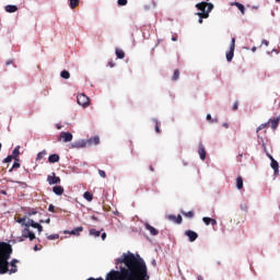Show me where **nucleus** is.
<instances>
[{
    "mask_svg": "<svg viewBox=\"0 0 280 280\" xmlns=\"http://www.w3.org/2000/svg\"><path fill=\"white\" fill-rule=\"evenodd\" d=\"M60 77L63 78V80H69V78H71V73H69L67 70H63L61 71Z\"/></svg>",
    "mask_w": 280,
    "mask_h": 280,
    "instance_id": "7c9ffc66",
    "label": "nucleus"
},
{
    "mask_svg": "<svg viewBox=\"0 0 280 280\" xmlns=\"http://www.w3.org/2000/svg\"><path fill=\"white\" fill-rule=\"evenodd\" d=\"M108 67H110V69H113V67H115V63L113 62V60L108 61Z\"/></svg>",
    "mask_w": 280,
    "mask_h": 280,
    "instance_id": "a18cd8bd",
    "label": "nucleus"
},
{
    "mask_svg": "<svg viewBox=\"0 0 280 280\" xmlns=\"http://www.w3.org/2000/svg\"><path fill=\"white\" fill-rule=\"evenodd\" d=\"M33 250H35V252H36V250H40V248H38V245H35L34 248H33Z\"/></svg>",
    "mask_w": 280,
    "mask_h": 280,
    "instance_id": "09e8293b",
    "label": "nucleus"
},
{
    "mask_svg": "<svg viewBox=\"0 0 280 280\" xmlns=\"http://www.w3.org/2000/svg\"><path fill=\"white\" fill-rule=\"evenodd\" d=\"M238 106H240V103L235 102L233 107H232V110H237Z\"/></svg>",
    "mask_w": 280,
    "mask_h": 280,
    "instance_id": "c03bdc74",
    "label": "nucleus"
},
{
    "mask_svg": "<svg viewBox=\"0 0 280 280\" xmlns=\"http://www.w3.org/2000/svg\"><path fill=\"white\" fill-rule=\"evenodd\" d=\"M223 128H229V125H228V122H223Z\"/></svg>",
    "mask_w": 280,
    "mask_h": 280,
    "instance_id": "8fccbe9b",
    "label": "nucleus"
},
{
    "mask_svg": "<svg viewBox=\"0 0 280 280\" xmlns=\"http://www.w3.org/2000/svg\"><path fill=\"white\" fill-rule=\"evenodd\" d=\"M278 3H280V0H276Z\"/></svg>",
    "mask_w": 280,
    "mask_h": 280,
    "instance_id": "69168bd1",
    "label": "nucleus"
},
{
    "mask_svg": "<svg viewBox=\"0 0 280 280\" xmlns=\"http://www.w3.org/2000/svg\"><path fill=\"white\" fill-rule=\"evenodd\" d=\"M12 159H14L12 155H8V156L3 160V163H12Z\"/></svg>",
    "mask_w": 280,
    "mask_h": 280,
    "instance_id": "ea45409f",
    "label": "nucleus"
},
{
    "mask_svg": "<svg viewBox=\"0 0 280 280\" xmlns=\"http://www.w3.org/2000/svg\"><path fill=\"white\" fill-rule=\"evenodd\" d=\"M102 240H106V233L102 234Z\"/></svg>",
    "mask_w": 280,
    "mask_h": 280,
    "instance_id": "603ef678",
    "label": "nucleus"
},
{
    "mask_svg": "<svg viewBox=\"0 0 280 280\" xmlns=\"http://www.w3.org/2000/svg\"><path fill=\"white\" fill-rule=\"evenodd\" d=\"M31 215H36V211L31 212Z\"/></svg>",
    "mask_w": 280,
    "mask_h": 280,
    "instance_id": "13d9d810",
    "label": "nucleus"
},
{
    "mask_svg": "<svg viewBox=\"0 0 280 280\" xmlns=\"http://www.w3.org/2000/svg\"><path fill=\"white\" fill-rule=\"evenodd\" d=\"M22 236L25 238H28L31 242L36 240V234L34 232L30 231V228L25 226V229L22 231Z\"/></svg>",
    "mask_w": 280,
    "mask_h": 280,
    "instance_id": "6e6552de",
    "label": "nucleus"
},
{
    "mask_svg": "<svg viewBox=\"0 0 280 280\" xmlns=\"http://www.w3.org/2000/svg\"><path fill=\"white\" fill-rule=\"evenodd\" d=\"M19 167H21V163L15 160L9 172H12L13 170H19Z\"/></svg>",
    "mask_w": 280,
    "mask_h": 280,
    "instance_id": "f704fd0d",
    "label": "nucleus"
},
{
    "mask_svg": "<svg viewBox=\"0 0 280 280\" xmlns=\"http://www.w3.org/2000/svg\"><path fill=\"white\" fill-rule=\"evenodd\" d=\"M267 156L271 161V167L273 168L275 176H278L279 175V162H277V160H275V158H272L269 153H267Z\"/></svg>",
    "mask_w": 280,
    "mask_h": 280,
    "instance_id": "1a4fd4ad",
    "label": "nucleus"
},
{
    "mask_svg": "<svg viewBox=\"0 0 280 280\" xmlns=\"http://www.w3.org/2000/svg\"><path fill=\"white\" fill-rule=\"evenodd\" d=\"M19 10V7L14 5V4H8L5 7V12H9L10 14L16 12Z\"/></svg>",
    "mask_w": 280,
    "mask_h": 280,
    "instance_id": "5701e85b",
    "label": "nucleus"
},
{
    "mask_svg": "<svg viewBox=\"0 0 280 280\" xmlns=\"http://www.w3.org/2000/svg\"><path fill=\"white\" fill-rule=\"evenodd\" d=\"M262 45H265L266 47H268V45H270V43L266 39L262 40Z\"/></svg>",
    "mask_w": 280,
    "mask_h": 280,
    "instance_id": "49530a36",
    "label": "nucleus"
},
{
    "mask_svg": "<svg viewBox=\"0 0 280 280\" xmlns=\"http://www.w3.org/2000/svg\"><path fill=\"white\" fill-rule=\"evenodd\" d=\"M252 51H253V52L257 51V47L254 46V47L252 48Z\"/></svg>",
    "mask_w": 280,
    "mask_h": 280,
    "instance_id": "5fc2aeb1",
    "label": "nucleus"
},
{
    "mask_svg": "<svg viewBox=\"0 0 280 280\" xmlns=\"http://www.w3.org/2000/svg\"><path fill=\"white\" fill-rule=\"evenodd\" d=\"M48 161H49L50 163H58V161H60V155H58V154H51V155H49Z\"/></svg>",
    "mask_w": 280,
    "mask_h": 280,
    "instance_id": "393cba45",
    "label": "nucleus"
},
{
    "mask_svg": "<svg viewBox=\"0 0 280 280\" xmlns=\"http://www.w3.org/2000/svg\"><path fill=\"white\" fill-rule=\"evenodd\" d=\"M186 237L189 238V242H196L198 240V233L191 231V230H187L185 232Z\"/></svg>",
    "mask_w": 280,
    "mask_h": 280,
    "instance_id": "ddd939ff",
    "label": "nucleus"
},
{
    "mask_svg": "<svg viewBox=\"0 0 280 280\" xmlns=\"http://www.w3.org/2000/svg\"><path fill=\"white\" fill-rule=\"evenodd\" d=\"M86 145H89L86 140L77 141L71 144L72 148H86Z\"/></svg>",
    "mask_w": 280,
    "mask_h": 280,
    "instance_id": "a211bd4d",
    "label": "nucleus"
},
{
    "mask_svg": "<svg viewBox=\"0 0 280 280\" xmlns=\"http://www.w3.org/2000/svg\"><path fill=\"white\" fill-rule=\"evenodd\" d=\"M231 5H235L242 14H246V8L240 2H234Z\"/></svg>",
    "mask_w": 280,
    "mask_h": 280,
    "instance_id": "b1692460",
    "label": "nucleus"
},
{
    "mask_svg": "<svg viewBox=\"0 0 280 280\" xmlns=\"http://www.w3.org/2000/svg\"><path fill=\"white\" fill-rule=\"evenodd\" d=\"M90 235H93V237H100L102 235V231H97L95 229L90 230Z\"/></svg>",
    "mask_w": 280,
    "mask_h": 280,
    "instance_id": "c756f323",
    "label": "nucleus"
},
{
    "mask_svg": "<svg viewBox=\"0 0 280 280\" xmlns=\"http://www.w3.org/2000/svg\"><path fill=\"white\" fill-rule=\"evenodd\" d=\"M16 222L19 223V224H21L22 226H25V218H18L16 219Z\"/></svg>",
    "mask_w": 280,
    "mask_h": 280,
    "instance_id": "58836bf2",
    "label": "nucleus"
},
{
    "mask_svg": "<svg viewBox=\"0 0 280 280\" xmlns=\"http://www.w3.org/2000/svg\"><path fill=\"white\" fill-rule=\"evenodd\" d=\"M203 222L207 226H209V224H212V226H215V224H218V222L215 221V219H211L209 217H203Z\"/></svg>",
    "mask_w": 280,
    "mask_h": 280,
    "instance_id": "4be33fe9",
    "label": "nucleus"
},
{
    "mask_svg": "<svg viewBox=\"0 0 280 280\" xmlns=\"http://www.w3.org/2000/svg\"><path fill=\"white\" fill-rule=\"evenodd\" d=\"M12 65V60L7 61V66Z\"/></svg>",
    "mask_w": 280,
    "mask_h": 280,
    "instance_id": "6e6d98bb",
    "label": "nucleus"
},
{
    "mask_svg": "<svg viewBox=\"0 0 280 280\" xmlns=\"http://www.w3.org/2000/svg\"><path fill=\"white\" fill-rule=\"evenodd\" d=\"M197 280H205V278H202V276H198Z\"/></svg>",
    "mask_w": 280,
    "mask_h": 280,
    "instance_id": "864d4df0",
    "label": "nucleus"
},
{
    "mask_svg": "<svg viewBox=\"0 0 280 280\" xmlns=\"http://www.w3.org/2000/svg\"><path fill=\"white\" fill-rule=\"evenodd\" d=\"M144 229H147V231L150 232L151 235H159V230L150 225V223H144Z\"/></svg>",
    "mask_w": 280,
    "mask_h": 280,
    "instance_id": "2eb2a0df",
    "label": "nucleus"
},
{
    "mask_svg": "<svg viewBox=\"0 0 280 280\" xmlns=\"http://www.w3.org/2000/svg\"><path fill=\"white\" fill-rule=\"evenodd\" d=\"M278 106H279V108H280V103H279V105H278Z\"/></svg>",
    "mask_w": 280,
    "mask_h": 280,
    "instance_id": "338daca9",
    "label": "nucleus"
},
{
    "mask_svg": "<svg viewBox=\"0 0 280 280\" xmlns=\"http://www.w3.org/2000/svg\"><path fill=\"white\" fill-rule=\"evenodd\" d=\"M98 175L101 176V178H106V172L98 170Z\"/></svg>",
    "mask_w": 280,
    "mask_h": 280,
    "instance_id": "79ce46f5",
    "label": "nucleus"
},
{
    "mask_svg": "<svg viewBox=\"0 0 280 280\" xmlns=\"http://www.w3.org/2000/svg\"><path fill=\"white\" fill-rule=\"evenodd\" d=\"M279 121H280V116H278L273 119H269L267 122V126H268V124H271L272 130H277V128H279Z\"/></svg>",
    "mask_w": 280,
    "mask_h": 280,
    "instance_id": "4468645a",
    "label": "nucleus"
},
{
    "mask_svg": "<svg viewBox=\"0 0 280 280\" xmlns=\"http://www.w3.org/2000/svg\"><path fill=\"white\" fill-rule=\"evenodd\" d=\"M198 154L201 161L207 159V149H205V144H202V142L199 143Z\"/></svg>",
    "mask_w": 280,
    "mask_h": 280,
    "instance_id": "f8f14e48",
    "label": "nucleus"
},
{
    "mask_svg": "<svg viewBox=\"0 0 280 280\" xmlns=\"http://www.w3.org/2000/svg\"><path fill=\"white\" fill-rule=\"evenodd\" d=\"M242 209H248V208L245 206V207H242Z\"/></svg>",
    "mask_w": 280,
    "mask_h": 280,
    "instance_id": "e2e57ef3",
    "label": "nucleus"
},
{
    "mask_svg": "<svg viewBox=\"0 0 280 280\" xmlns=\"http://www.w3.org/2000/svg\"><path fill=\"white\" fill-rule=\"evenodd\" d=\"M48 211H54V205H50Z\"/></svg>",
    "mask_w": 280,
    "mask_h": 280,
    "instance_id": "de8ad7c7",
    "label": "nucleus"
},
{
    "mask_svg": "<svg viewBox=\"0 0 280 280\" xmlns=\"http://www.w3.org/2000/svg\"><path fill=\"white\" fill-rule=\"evenodd\" d=\"M197 10H199V14L210 13L213 10V4L209 2H200L196 4Z\"/></svg>",
    "mask_w": 280,
    "mask_h": 280,
    "instance_id": "7ed1b4c3",
    "label": "nucleus"
},
{
    "mask_svg": "<svg viewBox=\"0 0 280 280\" xmlns=\"http://www.w3.org/2000/svg\"><path fill=\"white\" fill-rule=\"evenodd\" d=\"M85 141H86L88 145H98V143H100V137L94 136V137H92V138L85 140Z\"/></svg>",
    "mask_w": 280,
    "mask_h": 280,
    "instance_id": "dca6fc26",
    "label": "nucleus"
},
{
    "mask_svg": "<svg viewBox=\"0 0 280 280\" xmlns=\"http://www.w3.org/2000/svg\"><path fill=\"white\" fill-rule=\"evenodd\" d=\"M83 198L88 200V202H91L93 200V194L91 191H85Z\"/></svg>",
    "mask_w": 280,
    "mask_h": 280,
    "instance_id": "cd10ccee",
    "label": "nucleus"
},
{
    "mask_svg": "<svg viewBox=\"0 0 280 280\" xmlns=\"http://www.w3.org/2000/svg\"><path fill=\"white\" fill-rule=\"evenodd\" d=\"M233 56H235V37L232 38L230 50L226 52L228 62H231V60H233Z\"/></svg>",
    "mask_w": 280,
    "mask_h": 280,
    "instance_id": "423d86ee",
    "label": "nucleus"
},
{
    "mask_svg": "<svg viewBox=\"0 0 280 280\" xmlns=\"http://www.w3.org/2000/svg\"><path fill=\"white\" fill-rule=\"evenodd\" d=\"M20 154H21V147L18 145L14 148L11 156H13L14 161H20L19 160Z\"/></svg>",
    "mask_w": 280,
    "mask_h": 280,
    "instance_id": "412c9836",
    "label": "nucleus"
},
{
    "mask_svg": "<svg viewBox=\"0 0 280 280\" xmlns=\"http://www.w3.org/2000/svg\"><path fill=\"white\" fill-rule=\"evenodd\" d=\"M11 256L12 245L5 242L0 243V275H5L7 272L14 275V272H18L19 269L16 264H19V260L13 259L11 262H9ZM9 266H11V269Z\"/></svg>",
    "mask_w": 280,
    "mask_h": 280,
    "instance_id": "f03ea898",
    "label": "nucleus"
},
{
    "mask_svg": "<svg viewBox=\"0 0 280 280\" xmlns=\"http://www.w3.org/2000/svg\"><path fill=\"white\" fill-rule=\"evenodd\" d=\"M124 264L120 271L112 270L106 276V280H150L148 266L142 258H136L135 254L124 253L120 258L116 259V265Z\"/></svg>",
    "mask_w": 280,
    "mask_h": 280,
    "instance_id": "f257e3e1",
    "label": "nucleus"
},
{
    "mask_svg": "<svg viewBox=\"0 0 280 280\" xmlns=\"http://www.w3.org/2000/svg\"><path fill=\"white\" fill-rule=\"evenodd\" d=\"M153 122L155 124V132L158 135H161V127H160V124H159V119L153 118Z\"/></svg>",
    "mask_w": 280,
    "mask_h": 280,
    "instance_id": "2f4dec72",
    "label": "nucleus"
},
{
    "mask_svg": "<svg viewBox=\"0 0 280 280\" xmlns=\"http://www.w3.org/2000/svg\"><path fill=\"white\" fill-rule=\"evenodd\" d=\"M267 127H268L267 122L261 124L260 126L257 127L256 132H259L260 130H264V128H267Z\"/></svg>",
    "mask_w": 280,
    "mask_h": 280,
    "instance_id": "4c0bfd02",
    "label": "nucleus"
},
{
    "mask_svg": "<svg viewBox=\"0 0 280 280\" xmlns=\"http://www.w3.org/2000/svg\"><path fill=\"white\" fill-rule=\"evenodd\" d=\"M25 226L30 229L32 226L33 229H37L38 233H43V225L39 223H36L34 220L28 219V221L25 223Z\"/></svg>",
    "mask_w": 280,
    "mask_h": 280,
    "instance_id": "0eeeda50",
    "label": "nucleus"
},
{
    "mask_svg": "<svg viewBox=\"0 0 280 280\" xmlns=\"http://www.w3.org/2000/svg\"><path fill=\"white\" fill-rule=\"evenodd\" d=\"M77 102L79 106H83V108H86V106H90L91 104V98H89L86 94H78Z\"/></svg>",
    "mask_w": 280,
    "mask_h": 280,
    "instance_id": "20e7f679",
    "label": "nucleus"
},
{
    "mask_svg": "<svg viewBox=\"0 0 280 280\" xmlns=\"http://www.w3.org/2000/svg\"><path fill=\"white\" fill-rule=\"evenodd\" d=\"M49 222H51V220H50V219H47V220H46V224H49Z\"/></svg>",
    "mask_w": 280,
    "mask_h": 280,
    "instance_id": "4d7b16f0",
    "label": "nucleus"
},
{
    "mask_svg": "<svg viewBox=\"0 0 280 280\" xmlns=\"http://www.w3.org/2000/svg\"><path fill=\"white\" fill-rule=\"evenodd\" d=\"M80 5V0H70L71 10H75Z\"/></svg>",
    "mask_w": 280,
    "mask_h": 280,
    "instance_id": "c85d7f7f",
    "label": "nucleus"
},
{
    "mask_svg": "<svg viewBox=\"0 0 280 280\" xmlns=\"http://www.w3.org/2000/svg\"><path fill=\"white\" fill-rule=\"evenodd\" d=\"M167 220H170V222H173L174 224H183V217L180 214H178L177 217L174 214H170L167 215Z\"/></svg>",
    "mask_w": 280,
    "mask_h": 280,
    "instance_id": "9b49d317",
    "label": "nucleus"
},
{
    "mask_svg": "<svg viewBox=\"0 0 280 280\" xmlns=\"http://www.w3.org/2000/svg\"><path fill=\"white\" fill-rule=\"evenodd\" d=\"M172 40L176 42V40H177V38H176V37H172Z\"/></svg>",
    "mask_w": 280,
    "mask_h": 280,
    "instance_id": "052dcab7",
    "label": "nucleus"
},
{
    "mask_svg": "<svg viewBox=\"0 0 280 280\" xmlns=\"http://www.w3.org/2000/svg\"><path fill=\"white\" fill-rule=\"evenodd\" d=\"M184 215H186V218H194V211L185 212Z\"/></svg>",
    "mask_w": 280,
    "mask_h": 280,
    "instance_id": "37998d69",
    "label": "nucleus"
},
{
    "mask_svg": "<svg viewBox=\"0 0 280 280\" xmlns=\"http://www.w3.org/2000/svg\"><path fill=\"white\" fill-rule=\"evenodd\" d=\"M92 220H97V218H95V217H92Z\"/></svg>",
    "mask_w": 280,
    "mask_h": 280,
    "instance_id": "680f3d73",
    "label": "nucleus"
},
{
    "mask_svg": "<svg viewBox=\"0 0 280 280\" xmlns=\"http://www.w3.org/2000/svg\"><path fill=\"white\" fill-rule=\"evenodd\" d=\"M199 16L198 23L202 24V19H209V13H196Z\"/></svg>",
    "mask_w": 280,
    "mask_h": 280,
    "instance_id": "bb28decb",
    "label": "nucleus"
},
{
    "mask_svg": "<svg viewBox=\"0 0 280 280\" xmlns=\"http://www.w3.org/2000/svg\"><path fill=\"white\" fill-rule=\"evenodd\" d=\"M115 213V215H117L119 212H114Z\"/></svg>",
    "mask_w": 280,
    "mask_h": 280,
    "instance_id": "0e129e2a",
    "label": "nucleus"
},
{
    "mask_svg": "<svg viewBox=\"0 0 280 280\" xmlns=\"http://www.w3.org/2000/svg\"><path fill=\"white\" fill-rule=\"evenodd\" d=\"M47 183L49 185H58L60 184V177L56 176V173H52V176L51 175L47 176Z\"/></svg>",
    "mask_w": 280,
    "mask_h": 280,
    "instance_id": "9d476101",
    "label": "nucleus"
},
{
    "mask_svg": "<svg viewBox=\"0 0 280 280\" xmlns=\"http://www.w3.org/2000/svg\"><path fill=\"white\" fill-rule=\"evenodd\" d=\"M236 187L237 189H244V179L242 178V176H238L236 178Z\"/></svg>",
    "mask_w": 280,
    "mask_h": 280,
    "instance_id": "a878e982",
    "label": "nucleus"
},
{
    "mask_svg": "<svg viewBox=\"0 0 280 280\" xmlns=\"http://www.w3.org/2000/svg\"><path fill=\"white\" fill-rule=\"evenodd\" d=\"M153 266H156V260H152Z\"/></svg>",
    "mask_w": 280,
    "mask_h": 280,
    "instance_id": "bf43d9fd",
    "label": "nucleus"
},
{
    "mask_svg": "<svg viewBox=\"0 0 280 280\" xmlns=\"http://www.w3.org/2000/svg\"><path fill=\"white\" fill-rule=\"evenodd\" d=\"M118 5H128V0H118Z\"/></svg>",
    "mask_w": 280,
    "mask_h": 280,
    "instance_id": "a19ab883",
    "label": "nucleus"
},
{
    "mask_svg": "<svg viewBox=\"0 0 280 280\" xmlns=\"http://www.w3.org/2000/svg\"><path fill=\"white\" fill-rule=\"evenodd\" d=\"M62 139L63 143H69L73 141V135L71 132L61 131L58 138V141Z\"/></svg>",
    "mask_w": 280,
    "mask_h": 280,
    "instance_id": "39448f33",
    "label": "nucleus"
},
{
    "mask_svg": "<svg viewBox=\"0 0 280 280\" xmlns=\"http://www.w3.org/2000/svg\"><path fill=\"white\" fill-rule=\"evenodd\" d=\"M47 156V151L44 150L37 154L36 161H42V159H45Z\"/></svg>",
    "mask_w": 280,
    "mask_h": 280,
    "instance_id": "473e14b6",
    "label": "nucleus"
},
{
    "mask_svg": "<svg viewBox=\"0 0 280 280\" xmlns=\"http://www.w3.org/2000/svg\"><path fill=\"white\" fill-rule=\"evenodd\" d=\"M180 78V71L179 70H175L174 71V74H173V77H172V80L174 81V82H176V80H178Z\"/></svg>",
    "mask_w": 280,
    "mask_h": 280,
    "instance_id": "72a5a7b5",
    "label": "nucleus"
},
{
    "mask_svg": "<svg viewBox=\"0 0 280 280\" xmlns=\"http://www.w3.org/2000/svg\"><path fill=\"white\" fill-rule=\"evenodd\" d=\"M149 168H150V172H154V166H149Z\"/></svg>",
    "mask_w": 280,
    "mask_h": 280,
    "instance_id": "3c124183",
    "label": "nucleus"
},
{
    "mask_svg": "<svg viewBox=\"0 0 280 280\" xmlns=\"http://www.w3.org/2000/svg\"><path fill=\"white\" fill-rule=\"evenodd\" d=\"M0 150H1V143H0Z\"/></svg>",
    "mask_w": 280,
    "mask_h": 280,
    "instance_id": "774afa93",
    "label": "nucleus"
},
{
    "mask_svg": "<svg viewBox=\"0 0 280 280\" xmlns=\"http://www.w3.org/2000/svg\"><path fill=\"white\" fill-rule=\"evenodd\" d=\"M206 119H207V121H210V124H218V118L213 119L211 117V114H208Z\"/></svg>",
    "mask_w": 280,
    "mask_h": 280,
    "instance_id": "c9c22d12",
    "label": "nucleus"
},
{
    "mask_svg": "<svg viewBox=\"0 0 280 280\" xmlns=\"http://www.w3.org/2000/svg\"><path fill=\"white\" fill-rule=\"evenodd\" d=\"M60 238V234H50L47 235V240L54 241V240H59Z\"/></svg>",
    "mask_w": 280,
    "mask_h": 280,
    "instance_id": "e433bc0d",
    "label": "nucleus"
},
{
    "mask_svg": "<svg viewBox=\"0 0 280 280\" xmlns=\"http://www.w3.org/2000/svg\"><path fill=\"white\" fill-rule=\"evenodd\" d=\"M82 231H84V228L83 226H79V228H75L74 230L72 231H65V233H68L69 235H80V233H82Z\"/></svg>",
    "mask_w": 280,
    "mask_h": 280,
    "instance_id": "f3484780",
    "label": "nucleus"
},
{
    "mask_svg": "<svg viewBox=\"0 0 280 280\" xmlns=\"http://www.w3.org/2000/svg\"><path fill=\"white\" fill-rule=\"evenodd\" d=\"M115 54L119 60H124L126 58V52L120 48H116Z\"/></svg>",
    "mask_w": 280,
    "mask_h": 280,
    "instance_id": "aec40b11",
    "label": "nucleus"
},
{
    "mask_svg": "<svg viewBox=\"0 0 280 280\" xmlns=\"http://www.w3.org/2000/svg\"><path fill=\"white\" fill-rule=\"evenodd\" d=\"M52 191L56 196H62V194H65V188L62 186H54Z\"/></svg>",
    "mask_w": 280,
    "mask_h": 280,
    "instance_id": "6ab92c4d",
    "label": "nucleus"
}]
</instances>
